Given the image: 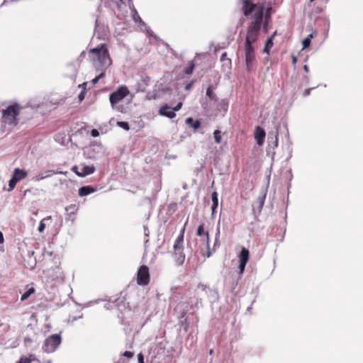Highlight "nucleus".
Returning <instances> with one entry per match:
<instances>
[{
    "instance_id": "obj_1",
    "label": "nucleus",
    "mask_w": 363,
    "mask_h": 363,
    "mask_svg": "<svg viewBox=\"0 0 363 363\" xmlns=\"http://www.w3.org/2000/svg\"><path fill=\"white\" fill-rule=\"evenodd\" d=\"M89 57L94 67L99 71H105L111 65V59L105 44H100L90 50Z\"/></svg>"
},
{
    "instance_id": "obj_2",
    "label": "nucleus",
    "mask_w": 363,
    "mask_h": 363,
    "mask_svg": "<svg viewBox=\"0 0 363 363\" xmlns=\"http://www.w3.org/2000/svg\"><path fill=\"white\" fill-rule=\"evenodd\" d=\"M128 94L129 91L126 86H120L116 91L111 93L109 100L112 108L121 113L125 112V107L121 104V102Z\"/></svg>"
},
{
    "instance_id": "obj_3",
    "label": "nucleus",
    "mask_w": 363,
    "mask_h": 363,
    "mask_svg": "<svg viewBox=\"0 0 363 363\" xmlns=\"http://www.w3.org/2000/svg\"><path fill=\"white\" fill-rule=\"evenodd\" d=\"M21 108L18 104L11 105L3 111V122L10 125H16L18 123L17 116Z\"/></svg>"
},
{
    "instance_id": "obj_4",
    "label": "nucleus",
    "mask_w": 363,
    "mask_h": 363,
    "mask_svg": "<svg viewBox=\"0 0 363 363\" xmlns=\"http://www.w3.org/2000/svg\"><path fill=\"white\" fill-rule=\"evenodd\" d=\"M61 343V337L60 335H52L48 337L43 345V349L46 352H53Z\"/></svg>"
},
{
    "instance_id": "obj_5",
    "label": "nucleus",
    "mask_w": 363,
    "mask_h": 363,
    "mask_svg": "<svg viewBox=\"0 0 363 363\" xmlns=\"http://www.w3.org/2000/svg\"><path fill=\"white\" fill-rule=\"evenodd\" d=\"M259 28V26L257 25H250L246 36L245 46L253 47L252 44L257 39Z\"/></svg>"
},
{
    "instance_id": "obj_6",
    "label": "nucleus",
    "mask_w": 363,
    "mask_h": 363,
    "mask_svg": "<svg viewBox=\"0 0 363 363\" xmlns=\"http://www.w3.org/2000/svg\"><path fill=\"white\" fill-rule=\"evenodd\" d=\"M150 281L149 269L145 265H142L138 271L137 283L140 286H146Z\"/></svg>"
},
{
    "instance_id": "obj_7",
    "label": "nucleus",
    "mask_w": 363,
    "mask_h": 363,
    "mask_svg": "<svg viewBox=\"0 0 363 363\" xmlns=\"http://www.w3.org/2000/svg\"><path fill=\"white\" fill-rule=\"evenodd\" d=\"M245 58L247 70L250 72L255 62L254 47L245 46Z\"/></svg>"
},
{
    "instance_id": "obj_8",
    "label": "nucleus",
    "mask_w": 363,
    "mask_h": 363,
    "mask_svg": "<svg viewBox=\"0 0 363 363\" xmlns=\"http://www.w3.org/2000/svg\"><path fill=\"white\" fill-rule=\"evenodd\" d=\"M250 252L249 250L245 247H243L239 255V269L240 274L242 275L245 270L247 262L249 260Z\"/></svg>"
},
{
    "instance_id": "obj_9",
    "label": "nucleus",
    "mask_w": 363,
    "mask_h": 363,
    "mask_svg": "<svg viewBox=\"0 0 363 363\" xmlns=\"http://www.w3.org/2000/svg\"><path fill=\"white\" fill-rule=\"evenodd\" d=\"M79 169L80 171H75V173L77 175L81 177L90 175L95 172V168L94 166L82 165L79 167Z\"/></svg>"
},
{
    "instance_id": "obj_10",
    "label": "nucleus",
    "mask_w": 363,
    "mask_h": 363,
    "mask_svg": "<svg viewBox=\"0 0 363 363\" xmlns=\"http://www.w3.org/2000/svg\"><path fill=\"white\" fill-rule=\"evenodd\" d=\"M159 113L160 115L167 117L169 118H173L176 116V114L174 113V111L172 109V108L167 104L163 105L160 108Z\"/></svg>"
},
{
    "instance_id": "obj_11",
    "label": "nucleus",
    "mask_w": 363,
    "mask_h": 363,
    "mask_svg": "<svg viewBox=\"0 0 363 363\" xmlns=\"http://www.w3.org/2000/svg\"><path fill=\"white\" fill-rule=\"evenodd\" d=\"M255 138L258 145H262L265 138V131L259 126H257L255 132Z\"/></svg>"
},
{
    "instance_id": "obj_12",
    "label": "nucleus",
    "mask_w": 363,
    "mask_h": 363,
    "mask_svg": "<svg viewBox=\"0 0 363 363\" xmlns=\"http://www.w3.org/2000/svg\"><path fill=\"white\" fill-rule=\"evenodd\" d=\"M257 8L256 5L252 3L250 0H243V11L245 16H249Z\"/></svg>"
},
{
    "instance_id": "obj_13",
    "label": "nucleus",
    "mask_w": 363,
    "mask_h": 363,
    "mask_svg": "<svg viewBox=\"0 0 363 363\" xmlns=\"http://www.w3.org/2000/svg\"><path fill=\"white\" fill-rule=\"evenodd\" d=\"M184 228L182 230V233H181L177 238L175 243L174 245V249L175 251V255L177 254V251L180 252L182 250V243L184 241Z\"/></svg>"
},
{
    "instance_id": "obj_14",
    "label": "nucleus",
    "mask_w": 363,
    "mask_h": 363,
    "mask_svg": "<svg viewBox=\"0 0 363 363\" xmlns=\"http://www.w3.org/2000/svg\"><path fill=\"white\" fill-rule=\"evenodd\" d=\"M27 174L28 173L26 170L21 169L19 168H16L13 170L12 177L16 178L17 179V182H18L19 181L26 178L27 177Z\"/></svg>"
},
{
    "instance_id": "obj_15",
    "label": "nucleus",
    "mask_w": 363,
    "mask_h": 363,
    "mask_svg": "<svg viewBox=\"0 0 363 363\" xmlns=\"http://www.w3.org/2000/svg\"><path fill=\"white\" fill-rule=\"evenodd\" d=\"M278 146V135L276 133L274 135V141L273 142V145H269V147L267 150V154L269 156H271L272 158H274V156L275 155V148Z\"/></svg>"
},
{
    "instance_id": "obj_16",
    "label": "nucleus",
    "mask_w": 363,
    "mask_h": 363,
    "mask_svg": "<svg viewBox=\"0 0 363 363\" xmlns=\"http://www.w3.org/2000/svg\"><path fill=\"white\" fill-rule=\"evenodd\" d=\"M255 22L252 23L251 25H257L260 27V24L262 21L263 18V11L262 9H258L255 11Z\"/></svg>"
},
{
    "instance_id": "obj_17",
    "label": "nucleus",
    "mask_w": 363,
    "mask_h": 363,
    "mask_svg": "<svg viewBox=\"0 0 363 363\" xmlns=\"http://www.w3.org/2000/svg\"><path fill=\"white\" fill-rule=\"evenodd\" d=\"M131 14L133 16V19L135 23H138L140 26H146L145 22L141 19L135 7H133V9H131Z\"/></svg>"
},
{
    "instance_id": "obj_18",
    "label": "nucleus",
    "mask_w": 363,
    "mask_h": 363,
    "mask_svg": "<svg viewBox=\"0 0 363 363\" xmlns=\"http://www.w3.org/2000/svg\"><path fill=\"white\" fill-rule=\"evenodd\" d=\"M95 189L90 186H85L79 188V195L80 196H87L91 193H94Z\"/></svg>"
},
{
    "instance_id": "obj_19",
    "label": "nucleus",
    "mask_w": 363,
    "mask_h": 363,
    "mask_svg": "<svg viewBox=\"0 0 363 363\" xmlns=\"http://www.w3.org/2000/svg\"><path fill=\"white\" fill-rule=\"evenodd\" d=\"M214 87L213 85L209 86L206 89V96L209 99L210 101L213 102H217V96L213 91Z\"/></svg>"
},
{
    "instance_id": "obj_20",
    "label": "nucleus",
    "mask_w": 363,
    "mask_h": 363,
    "mask_svg": "<svg viewBox=\"0 0 363 363\" xmlns=\"http://www.w3.org/2000/svg\"><path fill=\"white\" fill-rule=\"evenodd\" d=\"M186 123L191 127H192L194 130H196L200 128L201 122L198 120L194 121L192 118H187L185 121Z\"/></svg>"
},
{
    "instance_id": "obj_21",
    "label": "nucleus",
    "mask_w": 363,
    "mask_h": 363,
    "mask_svg": "<svg viewBox=\"0 0 363 363\" xmlns=\"http://www.w3.org/2000/svg\"><path fill=\"white\" fill-rule=\"evenodd\" d=\"M53 174H55V172L52 170H48L45 172V174H39L38 175H36L33 179L36 182H38V181H40L42 179H44L47 177H50L51 175H52Z\"/></svg>"
},
{
    "instance_id": "obj_22",
    "label": "nucleus",
    "mask_w": 363,
    "mask_h": 363,
    "mask_svg": "<svg viewBox=\"0 0 363 363\" xmlns=\"http://www.w3.org/2000/svg\"><path fill=\"white\" fill-rule=\"evenodd\" d=\"M197 235L202 236L205 235L206 239V245L209 247V235L208 232H205L203 229V225H200L197 229Z\"/></svg>"
},
{
    "instance_id": "obj_23",
    "label": "nucleus",
    "mask_w": 363,
    "mask_h": 363,
    "mask_svg": "<svg viewBox=\"0 0 363 363\" xmlns=\"http://www.w3.org/2000/svg\"><path fill=\"white\" fill-rule=\"evenodd\" d=\"M37 360L34 354H30L28 357H21L18 363H31Z\"/></svg>"
},
{
    "instance_id": "obj_24",
    "label": "nucleus",
    "mask_w": 363,
    "mask_h": 363,
    "mask_svg": "<svg viewBox=\"0 0 363 363\" xmlns=\"http://www.w3.org/2000/svg\"><path fill=\"white\" fill-rule=\"evenodd\" d=\"M266 198V194H263L262 195H260L258 196L257 202L258 203V209L259 211H261L262 208L264 206V201Z\"/></svg>"
},
{
    "instance_id": "obj_25",
    "label": "nucleus",
    "mask_w": 363,
    "mask_h": 363,
    "mask_svg": "<svg viewBox=\"0 0 363 363\" xmlns=\"http://www.w3.org/2000/svg\"><path fill=\"white\" fill-rule=\"evenodd\" d=\"M272 38L273 36H272L267 40L264 48L263 50V52L269 53V48H271L273 46Z\"/></svg>"
},
{
    "instance_id": "obj_26",
    "label": "nucleus",
    "mask_w": 363,
    "mask_h": 363,
    "mask_svg": "<svg viewBox=\"0 0 363 363\" xmlns=\"http://www.w3.org/2000/svg\"><path fill=\"white\" fill-rule=\"evenodd\" d=\"M313 33H311V34L308 35V37H307V38H306L303 40V42H302V44H303V49H306V48H307L310 45V44H311V39L313 38Z\"/></svg>"
},
{
    "instance_id": "obj_27",
    "label": "nucleus",
    "mask_w": 363,
    "mask_h": 363,
    "mask_svg": "<svg viewBox=\"0 0 363 363\" xmlns=\"http://www.w3.org/2000/svg\"><path fill=\"white\" fill-rule=\"evenodd\" d=\"M213 137H214L215 142H216L217 144L220 143V142H221V139H222V137H221V131H220V130H216L213 132Z\"/></svg>"
},
{
    "instance_id": "obj_28",
    "label": "nucleus",
    "mask_w": 363,
    "mask_h": 363,
    "mask_svg": "<svg viewBox=\"0 0 363 363\" xmlns=\"http://www.w3.org/2000/svg\"><path fill=\"white\" fill-rule=\"evenodd\" d=\"M177 255H179V257L177 258L176 262L179 265H182L184 262L185 256L182 254V250L180 252L177 251Z\"/></svg>"
},
{
    "instance_id": "obj_29",
    "label": "nucleus",
    "mask_w": 363,
    "mask_h": 363,
    "mask_svg": "<svg viewBox=\"0 0 363 363\" xmlns=\"http://www.w3.org/2000/svg\"><path fill=\"white\" fill-rule=\"evenodd\" d=\"M17 182V179L12 177V178L9 180V191H12L15 188Z\"/></svg>"
},
{
    "instance_id": "obj_30",
    "label": "nucleus",
    "mask_w": 363,
    "mask_h": 363,
    "mask_svg": "<svg viewBox=\"0 0 363 363\" xmlns=\"http://www.w3.org/2000/svg\"><path fill=\"white\" fill-rule=\"evenodd\" d=\"M117 125L125 130H128L130 129L129 124L127 122L118 121L117 123Z\"/></svg>"
},
{
    "instance_id": "obj_31",
    "label": "nucleus",
    "mask_w": 363,
    "mask_h": 363,
    "mask_svg": "<svg viewBox=\"0 0 363 363\" xmlns=\"http://www.w3.org/2000/svg\"><path fill=\"white\" fill-rule=\"evenodd\" d=\"M212 202L214 206H218V193L213 191L211 194Z\"/></svg>"
},
{
    "instance_id": "obj_32",
    "label": "nucleus",
    "mask_w": 363,
    "mask_h": 363,
    "mask_svg": "<svg viewBox=\"0 0 363 363\" xmlns=\"http://www.w3.org/2000/svg\"><path fill=\"white\" fill-rule=\"evenodd\" d=\"M104 76V71H101V73L91 80V82L95 84L99 80Z\"/></svg>"
},
{
    "instance_id": "obj_33",
    "label": "nucleus",
    "mask_w": 363,
    "mask_h": 363,
    "mask_svg": "<svg viewBox=\"0 0 363 363\" xmlns=\"http://www.w3.org/2000/svg\"><path fill=\"white\" fill-rule=\"evenodd\" d=\"M194 64L191 63L189 67L185 68L184 72L186 74H191L194 70Z\"/></svg>"
},
{
    "instance_id": "obj_34",
    "label": "nucleus",
    "mask_w": 363,
    "mask_h": 363,
    "mask_svg": "<svg viewBox=\"0 0 363 363\" xmlns=\"http://www.w3.org/2000/svg\"><path fill=\"white\" fill-rule=\"evenodd\" d=\"M45 220V218L43 219L40 223H39V226H38V231L40 233H43L44 230H45V224L44 223V220Z\"/></svg>"
},
{
    "instance_id": "obj_35",
    "label": "nucleus",
    "mask_w": 363,
    "mask_h": 363,
    "mask_svg": "<svg viewBox=\"0 0 363 363\" xmlns=\"http://www.w3.org/2000/svg\"><path fill=\"white\" fill-rule=\"evenodd\" d=\"M226 55H227L226 52L223 53L221 57H220V60L222 62H224V61L227 60L230 64L231 63V60L229 59V58H227Z\"/></svg>"
},
{
    "instance_id": "obj_36",
    "label": "nucleus",
    "mask_w": 363,
    "mask_h": 363,
    "mask_svg": "<svg viewBox=\"0 0 363 363\" xmlns=\"http://www.w3.org/2000/svg\"><path fill=\"white\" fill-rule=\"evenodd\" d=\"M182 107V102H179L176 106H174V108H172V109L174 111V113H175V111H178L179 110H180Z\"/></svg>"
},
{
    "instance_id": "obj_37",
    "label": "nucleus",
    "mask_w": 363,
    "mask_h": 363,
    "mask_svg": "<svg viewBox=\"0 0 363 363\" xmlns=\"http://www.w3.org/2000/svg\"><path fill=\"white\" fill-rule=\"evenodd\" d=\"M91 135L94 138L98 137L99 135V133L96 129H93L91 131Z\"/></svg>"
},
{
    "instance_id": "obj_38",
    "label": "nucleus",
    "mask_w": 363,
    "mask_h": 363,
    "mask_svg": "<svg viewBox=\"0 0 363 363\" xmlns=\"http://www.w3.org/2000/svg\"><path fill=\"white\" fill-rule=\"evenodd\" d=\"M123 355L124 357H126L128 358H132L133 357V353L132 352H129V351H125Z\"/></svg>"
},
{
    "instance_id": "obj_39",
    "label": "nucleus",
    "mask_w": 363,
    "mask_h": 363,
    "mask_svg": "<svg viewBox=\"0 0 363 363\" xmlns=\"http://www.w3.org/2000/svg\"><path fill=\"white\" fill-rule=\"evenodd\" d=\"M138 363H144V357L142 353H140L138 355Z\"/></svg>"
},
{
    "instance_id": "obj_40",
    "label": "nucleus",
    "mask_w": 363,
    "mask_h": 363,
    "mask_svg": "<svg viewBox=\"0 0 363 363\" xmlns=\"http://www.w3.org/2000/svg\"><path fill=\"white\" fill-rule=\"evenodd\" d=\"M313 89H306L303 92V96H308L310 95V93H311V91Z\"/></svg>"
},
{
    "instance_id": "obj_41",
    "label": "nucleus",
    "mask_w": 363,
    "mask_h": 363,
    "mask_svg": "<svg viewBox=\"0 0 363 363\" xmlns=\"http://www.w3.org/2000/svg\"><path fill=\"white\" fill-rule=\"evenodd\" d=\"M217 207H218V206H214V204H212V206H211L212 216L214 215L215 211H216Z\"/></svg>"
},
{
    "instance_id": "obj_42",
    "label": "nucleus",
    "mask_w": 363,
    "mask_h": 363,
    "mask_svg": "<svg viewBox=\"0 0 363 363\" xmlns=\"http://www.w3.org/2000/svg\"><path fill=\"white\" fill-rule=\"evenodd\" d=\"M79 100L82 101L84 98V95L83 92H81L78 96Z\"/></svg>"
},
{
    "instance_id": "obj_43",
    "label": "nucleus",
    "mask_w": 363,
    "mask_h": 363,
    "mask_svg": "<svg viewBox=\"0 0 363 363\" xmlns=\"http://www.w3.org/2000/svg\"><path fill=\"white\" fill-rule=\"evenodd\" d=\"M29 294H30V293L23 294L21 297V300L23 301V300L26 299L29 296Z\"/></svg>"
},
{
    "instance_id": "obj_44",
    "label": "nucleus",
    "mask_w": 363,
    "mask_h": 363,
    "mask_svg": "<svg viewBox=\"0 0 363 363\" xmlns=\"http://www.w3.org/2000/svg\"><path fill=\"white\" fill-rule=\"evenodd\" d=\"M66 210L67 211H69V210L74 211L75 210V206H70L66 208Z\"/></svg>"
},
{
    "instance_id": "obj_45",
    "label": "nucleus",
    "mask_w": 363,
    "mask_h": 363,
    "mask_svg": "<svg viewBox=\"0 0 363 363\" xmlns=\"http://www.w3.org/2000/svg\"><path fill=\"white\" fill-rule=\"evenodd\" d=\"M219 235H220V229H219V227H218L217 233H216V241L217 240L218 237L219 236Z\"/></svg>"
},
{
    "instance_id": "obj_46",
    "label": "nucleus",
    "mask_w": 363,
    "mask_h": 363,
    "mask_svg": "<svg viewBox=\"0 0 363 363\" xmlns=\"http://www.w3.org/2000/svg\"><path fill=\"white\" fill-rule=\"evenodd\" d=\"M72 171L75 172V171H80L79 167L74 166L72 168Z\"/></svg>"
},
{
    "instance_id": "obj_47",
    "label": "nucleus",
    "mask_w": 363,
    "mask_h": 363,
    "mask_svg": "<svg viewBox=\"0 0 363 363\" xmlns=\"http://www.w3.org/2000/svg\"><path fill=\"white\" fill-rule=\"evenodd\" d=\"M222 102L223 103V108L225 109V111H227L228 104L226 103H224L223 101Z\"/></svg>"
},
{
    "instance_id": "obj_48",
    "label": "nucleus",
    "mask_w": 363,
    "mask_h": 363,
    "mask_svg": "<svg viewBox=\"0 0 363 363\" xmlns=\"http://www.w3.org/2000/svg\"><path fill=\"white\" fill-rule=\"evenodd\" d=\"M4 238L3 234L0 232V243L3 242Z\"/></svg>"
},
{
    "instance_id": "obj_49",
    "label": "nucleus",
    "mask_w": 363,
    "mask_h": 363,
    "mask_svg": "<svg viewBox=\"0 0 363 363\" xmlns=\"http://www.w3.org/2000/svg\"><path fill=\"white\" fill-rule=\"evenodd\" d=\"M297 59L295 56L292 57V62L294 64L296 63Z\"/></svg>"
},
{
    "instance_id": "obj_50",
    "label": "nucleus",
    "mask_w": 363,
    "mask_h": 363,
    "mask_svg": "<svg viewBox=\"0 0 363 363\" xmlns=\"http://www.w3.org/2000/svg\"><path fill=\"white\" fill-rule=\"evenodd\" d=\"M303 70L306 72H308V67L307 65H304L303 66Z\"/></svg>"
},
{
    "instance_id": "obj_51",
    "label": "nucleus",
    "mask_w": 363,
    "mask_h": 363,
    "mask_svg": "<svg viewBox=\"0 0 363 363\" xmlns=\"http://www.w3.org/2000/svg\"><path fill=\"white\" fill-rule=\"evenodd\" d=\"M31 342L30 338V337H26L25 338V342Z\"/></svg>"
},
{
    "instance_id": "obj_52",
    "label": "nucleus",
    "mask_w": 363,
    "mask_h": 363,
    "mask_svg": "<svg viewBox=\"0 0 363 363\" xmlns=\"http://www.w3.org/2000/svg\"><path fill=\"white\" fill-rule=\"evenodd\" d=\"M211 255V252L208 250L207 253V257H210Z\"/></svg>"
},
{
    "instance_id": "obj_53",
    "label": "nucleus",
    "mask_w": 363,
    "mask_h": 363,
    "mask_svg": "<svg viewBox=\"0 0 363 363\" xmlns=\"http://www.w3.org/2000/svg\"><path fill=\"white\" fill-rule=\"evenodd\" d=\"M33 291H34V289H32L31 291H30V292H29V293L30 294V293H32V292H33Z\"/></svg>"
},
{
    "instance_id": "obj_54",
    "label": "nucleus",
    "mask_w": 363,
    "mask_h": 363,
    "mask_svg": "<svg viewBox=\"0 0 363 363\" xmlns=\"http://www.w3.org/2000/svg\"><path fill=\"white\" fill-rule=\"evenodd\" d=\"M33 291H34V289H32L31 291H30V292H29V293L30 294V293H32V292H33Z\"/></svg>"
},
{
    "instance_id": "obj_55",
    "label": "nucleus",
    "mask_w": 363,
    "mask_h": 363,
    "mask_svg": "<svg viewBox=\"0 0 363 363\" xmlns=\"http://www.w3.org/2000/svg\"><path fill=\"white\" fill-rule=\"evenodd\" d=\"M119 1L123 3L124 0H119Z\"/></svg>"
}]
</instances>
